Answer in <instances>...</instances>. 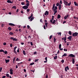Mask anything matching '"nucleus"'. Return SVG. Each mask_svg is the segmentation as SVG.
Instances as JSON below:
<instances>
[{
    "label": "nucleus",
    "instance_id": "f704fd0d",
    "mask_svg": "<svg viewBox=\"0 0 78 78\" xmlns=\"http://www.w3.org/2000/svg\"><path fill=\"white\" fill-rule=\"evenodd\" d=\"M34 64V62H33V63H31L30 64V66H33V65Z\"/></svg>",
    "mask_w": 78,
    "mask_h": 78
},
{
    "label": "nucleus",
    "instance_id": "4c0bfd02",
    "mask_svg": "<svg viewBox=\"0 0 78 78\" xmlns=\"http://www.w3.org/2000/svg\"><path fill=\"white\" fill-rule=\"evenodd\" d=\"M54 11V12L56 13V12H58V11L56 10H53Z\"/></svg>",
    "mask_w": 78,
    "mask_h": 78
},
{
    "label": "nucleus",
    "instance_id": "7c9ffc66",
    "mask_svg": "<svg viewBox=\"0 0 78 78\" xmlns=\"http://www.w3.org/2000/svg\"><path fill=\"white\" fill-rule=\"evenodd\" d=\"M6 76L7 77H9V74H6Z\"/></svg>",
    "mask_w": 78,
    "mask_h": 78
},
{
    "label": "nucleus",
    "instance_id": "09e8293b",
    "mask_svg": "<svg viewBox=\"0 0 78 78\" xmlns=\"http://www.w3.org/2000/svg\"><path fill=\"white\" fill-rule=\"evenodd\" d=\"M59 5V3H57L56 4V6H58Z\"/></svg>",
    "mask_w": 78,
    "mask_h": 78
},
{
    "label": "nucleus",
    "instance_id": "2f4dec72",
    "mask_svg": "<svg viewBox=\"0 0 78 78\" xmlns=\"http://www.w3.org/2000/svg\"><path fill=\"white\" fill-rule=\"evenodd\" d=\"M12 9L14 8V9H16V6H13V7H12Z\"/></svg>",
    "mask_w": 78,
    "mask_h": 78
},
{
    "label": "nucleus",
    "instance_id": "13d9d810",
    "mask_svg": "<svg viewBox=\"0 0 78 78\" xmlns=\"http://www.w3.org/2000/svg\"><path fill=\"white\" fill-rule=\"evenodd\" d=\"M27 12H29V11H30V10L29 9H27Z\"/></svg>",
    "mask_w": 78,
    "mask_h": 78
},
{
    "label": "nucleus",
    "instance_id": "3c124183",
    "mask_svg": "<svg viewBox=\"0 0 78 78\" xmlns=\"http://www.w3.org/2000/svg\"><path fill=\"white\" fill-rule=\"evenodd\" d=\"M10 47H12V44H10Z\"/></svg>",
    "mask_w": 78,
    "mask_h": 78
},
{
    "label": "nucleus",
    "instance_id": "4468645a",
    "mask_svg": "<svg viewBox=\"0 0 78 78\" xmlns=\"http://www.w3.org/2000/svg\"><path fill=\"white\" fill-rule=\"evenodd\" d=\"M5 60L6 63H8V62H9L10 61L9 59L6 60L5 59Z\"/></svg>",
    "mask_w": 78,
    "mask_h": 78
},
{
    "label": "nucleus",
    "instance_id": "dca6fc26",
    "mask_svg": "<svg viewBox=\"0 0 78 78\" xmlns=\"http://www.w3.org/2000/svg\"><path fill=\"white\" fill-rule=\"evenodd\" d=\"M72 63L73 64H75V60H74V58H72Z\"/></svg>",
    "mask_w": 78,
    "mask_h": 78
},
{
    "label": "nucleus",
    "instance_id": "8fccbe9b",
    "mask_svg": "<svg viewBox=\"0 0 78 78\" xmlns=\"http://www.w3.org/2000/svg\"><path fill=\"white\" fill-rule=\"evenodd\" d=\"M15 60H16V57L14 58L13 60V61H15Z\"/></svg>",
    "mask_w": 78,
    "mask_h": 78
},
{
    "label": "nucleus",
    "instance_id": "338daca9",
    "mask_svg": "<svg viewBox=\"0 0 78 78\" xmlns=\"http://www.w3.org/2000/svg\"><path fill=\"white\" fill-rule=\"evenodd\" d=\"M2 78H6V76H3L2 77Z\"/></svg>",
    "mask_w": 78,
    "mask_h": 78
},
{
    "label": "nucleus",
    "instance_id": "de8ad7c7",
    "mask_svg": "<svg viewBox=\"0 0 78 78\" xmlns=\"http://www.w3.org/2000/svg\"><path fill=\"white\" fill-rule=\"evenodd\" d=\"M39 61V59H36L34 62H37V61Z\"/></svg>",
    "mask_w": 78,
    "mask_h": 78
},
{
    "label": "nucleus",
    "instance_id": "c85d7f7f",
    "mask_svg": "<svg viewBox=\"0 0 78 78\" xmlns=\"http://www.w3.org/2000/svg\"><path fill=\"white\" fill-rule=\"evenodd\" d=\"M54 19V18H52V19L51 20H50V22L51 23L52 22V21H53V20Z\"/></svg>",
    "mask_w": 78,
    "mask_h": 78
},
{
    "label": "nucleus",
    "instance_id": "4be33fe9",
    "mask_svg": "<svg viewBox=\"0 0 78 78\" xmlns=\"http://www.w3.org/2000/svg\"><path fill=\"white\" fill-rule=\"evenodd\" d=\"M23 53L24 55H26V53H25V50H23Z\"/></svg>",
    "mask_w": 78,
    "mask_h": 78
},
{
    "label": "nucleus",
    "instance_id": "603ef678",
    "mask_svg": "<svg viewBox=\"0 0 78 78\" xmlns=\"http://www.w3.org/2000/svg\"><path fill=\"white\" fill-rule=\"evenodd\" d=\"M61 62L62 63H64V60H62L61 61Z\"/></svg>",
    "mask_w": 78,
    "mask_h": 78
},
{
    "label": "nucleus",
    "instance_id": "5fc2aeb1",
    "mask_svg": "<svg viewBox=\"0 0 78 78\" xmlns=\"http://www.w3.org/2000/svg\"><path fill=\"white\" fill-rule=\"evenodd\" d=\"M3 44L4 45H6V42H4L3 43Z\"/></svg>",
    "mask_w": 78,
    "mask_h": 78
},
{
    "label": "nucleus",
    "instance_id": "864d4df0",
    "mask_svg": "<svg viewBox=\"0 0 78 78\" xmlns=\"http://www.w3.org/2000/svg\"><path fill=\"white\" fill-rule=\"evenodd\" d=\"M64 51H67V49H64Z\"/></svg>",
    "mask_w": 78,
    "mask_h": 78
},
{
    "label": "nucleus",
    "instance_id": "f3484780",
    "mask_svg": "<svg viewBox=\"0 0 78 78\" xmlns=\"http://www.w3.org/2000/svg\"><path fill=\"white\" fill-rule=\"evenodd\" d=\"M61 18V15L59 14L58 15L57 19H60Z\"/></svg>",
    "mask_w": 78,
    "mask_h": 78
},
{
    "label": "nucleus",
    "instance_id": "412c9836",
    "mask_svg": "<svg viewBox=\"0 0 78 78\" xmlns=\"http://www.w3.org/2000/svg\"><path fill=\"white\" fill-rule=\"evenodd\" d=\"M9 34H10V35H14V33L10 32L9 33Z\"/></svg>",
    "mask_w": 78,
    "mask_h": 78
},
{
    "label": "nucleus",
    "instance_id": "7ed1b4c3",
    "mask_svg": "<svg viewBox=\"0 0 78 78\" xmlns=\"http://www.w3.org/2000/svg\"><path fill=\"white\" fill-rule=\"evenodd\" d=\"M10 39H12L13 41H17V39H16V38H14L13 37H10Z\"/></svg>",
    "mask_w": 78,
    "mask_h": 78
},
{
    "label": "nucleus",
    "instance_id": "bb28decb",
    "mask_svg": "<svg viewBox=\"0 0 78 78\" xmlns=\"http://www.w3.org/2000/svg\"><path fill=\"white\" fill-rule=\"evenodd\" d=\"M67 56V54L65 53L62 56V57H63L64 56Z\"/></svg>",
    "mask_w": 78,
    "mask_h": 78
},
{
    "label": "nucleus",
    "instance_id": "393cba45",
    "mask_svg": "<svg viewBox=\"0 0 78 78\" xmlns=\"http://www.w3.org/2000/svg\"><path fill=\"white\" fill-rule=\"evenodd\" d=\"M69 35H72V32L70 31H69Z\"/></svg>",
    "mask_w": 78,
    "mask_h": 78
},
{
    "label": "nucleus",
    "instance_id": "4d7b16f0",
    "mask_svg": "<svg viewBox=\"0 0 78 78\" xmlns=\"http://www.w3.org/2000/svg\"><path fill=\"white\" fill-rule=\"evenodd\" d=\"M26 3H30V2H29V1H28V0H26Z\"/></svg>",
    "mask_w": 78,
    "mask_h": 78
},
{
    "label": "nucleus",
    "instance_id": "0e129e2a",
    "mask_svg": "<svg viewBox=\"0 0 78 78\" xmlns=\"http://www.w3.org/2000/svg\"><path fill=\"white\" fill-rule=\"evenodd\" d=\"M45 60H46V61H47V57H46L45 58Z\"/></svg>",
    "mask_w": 78,
    "mask_h": 78
},
{
    "label": "nucleus",
    "instance_id": "ddd939ff",
    "mask_svg": "<svg viewBox=\"0 0 78 78\" xmlns=\"http://www.w3.org/2000/svg\"><path fill=\"white\" fill-rule=\"evenodd\" d=\"M62 40H63V41H66V37H63L62 38Z\"/></svg>",
    "mask_w": 78,
    "mask_h": 78
},
{
    "label": "nucleus",
    "instance_id": "774afa93",
    "mask_svg": "<svg viewBox=\"0 0 78 78\" xmlns=\"http://www.w3.org/2000/svg\"><path fill=\"white\" fill-rule=\"evenodd\" d=\"M45 78H48V75L47 74Z\"/></svg>",
    "mask_w": 78,
    "mask_h": 78
},
{
    "label": "nucleus",
    "instance_id": "a18cd8bd",
    "mask_svg": "<svg viewBox=\"0 0 78 78\" xmlns=\"http://www.w3.org/2000/svg\"><path fill=\"white\" fill-rule=\"evenodd\" d=\"M52 38V35H51L49 37V39H51Z\"/></svg>",
    "mask_w": 78,
    "mask_h": 78
},
{
    "label": "nucleus",
    "instance_id": "052dcab7",
    "mask_svg": "<svg viewBox=\"0 0 78 78\" xmlns=\"http://www.w3.org/2000/svg\"><path fill=\"white\" fill-rule=\"evenodd\" d=\"M27 28L28 29L29 28H30V26H29V25H27Z\"/></svg>",
    "mask_w": 78,
    "mask_h": 78
},
{
    "label": "nucleus",
    "instance_id": "39448f33",
    "mask_svg": "<svg viewBox=\"0 0 78 78\" xmlns=\"http://www.w3.org/2000/svg\"><path fill=\"white\" fill-rule=\"evenodd\" d=\"M10 74L11 75H12L13 74V70H12V69L11 68L10 69Z\"/></svg>",
    "mask_w": 78,
    "mask_h": 78
},
{
    "label": "nucleus",
    "instance_id": "9d476101",
    "mask_svg": "<svg viewBox=\"0 0 78 78\" xmlns=\"http://www.w3.org/2000/svg\"><path fill=\"white\" fill-rule=\"evenodd\" d=\"M9 25H10V26H13L14 27L15 26V24L12 23H9Z\"/></svg>",
    "mask_w": 78,
    "mask_h": 78
},
{
    "label": "nucleus",
    "instance_id": "58836bf2",
    "mask_svg": "<svg viewBox=\"0 0 78 78\" xmlns=\"http://www.w3.org/2000/svg\"><path fill=\"white\" fill-rule=\"evenodd\" d=\"M17 48V46H15L14 48V50H16V48Z\"/></svg>",
    "mask_w": 78,
    "mask_h": 78
},
{
    "label": "nucleus",
    "instance_id": "49530a36",
    "mask_svg": "<svg viewBox=\"0 0 78 78\" xmlns=\"http://www.w3.org/2000/svg\"><path fill=\"white\" fill-rule=\"evenodd\" d=\"M5 54H7L8 53V52L6 51H4V52Z\"/></svg>",
    "mask_w": 78,
    "mask_h": 78
},
{
    "label": "nucleus",
    "instance_id": "680f3d73",
    "mask_svg": "<svg viewBox=\"0 0 78 78\" xmlns=\"http://www.w3.org/2000/svg\"><path fill=\"white\" fill-rule=\"evenodd\" d=\"M40 22L42 23L43 22V21H42V20L41 19L40 20Z\"/></svg>",
    "mask_w": 78,
    "mask_h": 78
},
{
    "label": "nucleus",
    "instance_id": "e433bc0d",
    "mask_svg": "<svg viewBox=\"0 0 78 78\" xmlns=\"http://www.w3.org/2000/svg\"><path fill=\"white\" fill-rule=\"evenodd\" d=\"M2 67H0V72H2Z\"/></svg>",
    "mask_w": 78,
    "mask_h": 78
},
{
    "label": "nucleus",
    "instance_id": "ea45409f",
    "mask_svg": "<svg viewBox=\"0 0 78 78\" xmlns=\"http://www.w3.org/2000/svg\"><path fill=\"white\" fill-rule=\"evenodd\" d=\"M71 10L72 11H73V8L71 7Z\"/></svg>",
    "mask_w": 78,
    "mask_h": 78
},
{
    "label": "nucleus",
    "instance_id": "423d86ee",
    "mask_svg": "<svg viewBox=\"0 0 78 78\" xmlns=\"http://www.w3.org/2000/svg\"><path fill=\"white\" fill-rule=\"evenodd\" d=\"M22 8H23L24 9H28V6H27L26 5H24L22 7Z\"/></svg>",
    "mask_w": 78,
    "mask_h": 78
},
{
    "label": "nucleus",
    "instance_id": "a19ab883",
    "mask_svg": "<svg viewBox=\"0 0 78 78\" xmlns=\"http://www.w3.org/2000/svg\"><path fill=\"white\" fill-rule=\"evenodd\" d=\"M59 48H61V44H60L59 46Z\"/></svg>",
    "mask_w": 78,
    "mask_h": 78
},
{
    "label": "nucleus",
    "instance_id": "bf43d9fd",
    "mask_svg": "<svg viewBox=\"0 0 78 78\" xmlns=\"http://www.w3.org/2000/svg\"><path fill=\"white\" fill-rule=\"evenodd\" d=\"M30 45H32V46H33V42H30Z\"/></svg>",
    "mask_w": 78,
    "mask_h": 78
},
{
    "label": "nucleus",
    "instance_id": "cd10ccee",
    "mask_svg": "<svg viewBox=\"0 0 78 78\" xmlns=\"http://www.w3.org/2000/svg\"><path fill=\"white\" fill-rule=\"evenodd\" d=\"M0 52H3V53H4L5 52V51L3 49L0 50Z\"/></svg>",
    "mask_w": 78,
    "mask_h": 78
},
{
    "label": "nucleus",
    "instance_id": "473e14b6",
    "mask_svg": "<svg viewBox=\"0 0 78 78\" xmlns=\"http://www.w3.org/2000/svg\"><path fill=\"white\" fill-rule=\"evenodd\" d=\"M29 3H27V4H26V6H28H28H29Z\"/></svg>",
    "mask_w": 78,
    "mask_h": 78
},
{
    "label": "nucleus",
    "instance_id": "37998d69",
    "mask_svg": "<svg viewBox=\"0 0 78 78\" xmlns=\"http://www.w3.org/2000/svg\"><path fill=\"white\" fill-rule=\"evenodd\" d=\"M16 61H19V59L18 58H17L16 60Z\"/></svg>",
    "mask_w": 78,
    "mask_h": 78
},
{
    "label": "nucleus",
    "instance_id": "5701e85b",
    "mask_svg": "<svg viewBox=\"0 0 78 78\" xmlns=\"http://www.w3.org/2000/svg\"><path fill=\"white\" fill-rule=\"evenodd\" d=\"M33 19H34V17H33L32 18H31L30 19V22H31V21H32L33 20Z\"/></svg>",
    "mask_w": 78,
    "mask_h": 78
},
{
    "label": "nucleus",
    "instance_id": "f257e3e1",
    "mask_svg": "<svg viewBox=\"0 0 78 78\" xmlns=\"http://www.w3.org/2000/svg\"><path fill=\"white\" fill-rule=\"evenodd\" d=\"M55 4H53L52 8V10H56V9H58V7L56 6H55Z\"/></svg>",
    "mask_w": 78,
    "mask_h": 78
},
{
    "label": "nucleus",
    "instance_id": "6e6552de",
    "mask_svg": "<svg viewBox=\"0 0 78 78\" xmlns=\"http://www.w3.org/2000/svg\"><path fill=\"white\" fill-rule=\"evenodd\" d=\"M49 14V12H48V11H45V12L44 13V15L45 16H46V15L47 16H48Z\"/></svg>",
    "mask_w": 78,
    "mask_h": 78
},
{
    "label": "nucleus",
    "instance_id": "f03ea898",
    "mask_svg": "<svg viewBox=\"0 0 78 78\" xmlns=\"http://www.w3.org/2000/svg\"><path fill=\"white\" fill-rule=\"evenodd\" d=\"M78 35V33L76 32L72 34V36L73 37H76Z\"/></svg>",
    "mask_w": 78,
    "mask_h": 78
},
{
    "label": "nucleus",
    "instance_id": "1a4fd4ad",
    "mask_svg": "<svg viewBox=\"0 0 78 78\" xmlns=\"http://www.w3.org/2000/svg\"><path fill=\"white\" fill-rule=\"evenodd\" d=\"M72 36H69V37H68L67 39H69V41H71V39H72Z\"/></svg>",
    "mask_w": 78,
    "mask_h": 78
},
{
    "label": "nucleus",
    "instance_id": "c756f323",
    "mask_svg": "<svg viewBox=\"0 0 78 78\" xmlns=\"http://www.w3.org/2000/svg\"><path fill=\"white\" fill-rule=\"evenodd\" d=\"M57 34H58V35H60V36H61V34H62V33H61V32H59V33L58 32V33H57Z\"/></svg>",
    "mask_w": 78,
    "mask_h": 78
},
{
    "label": "nucleus",
    "instance_id": "72a5a7b5",
    "mask_svg": "<svg viewBox=\"0 0 78 78\" xmlns=\"http://www.w3.org/2000/svg\"><path fill=\"white\" fill-rule=\"evenodd\" d=\"M71 3H72V2H70L69 3H68V6H70V5H71Z\"/></svg>",
    "mask_w": 78,
    "mask_h": 78
},
{
    "label": "nucleus",
    "instance_id": "20e7f679",
    "mask_svg": "<svg viewBox=\"0 0 78 78\" xmlns=\"http://www.w3.org/2000/svg\"><path fill=\"white\" fill-rule=\"evenodd\" d=\"M69 58H71H71H75V55H74L72 54L69 55Z\"/></svg>",
    "mask_w": 78,
    "mask_h": 78
},
{
    "label": "nucleus",
    "instance_id": "c03bdc74",
    "mask_svg": "<svg viewBox=\"0 0 78 78\" xmlns=\"http://www.w3.org/2000/svg\"><path fill=\"white\" fill-rule=\"evenodd\" d=\"M65 70L66 71V72H67V67H66L65 68Z\"/></svg>",
    "mask_w": 78,
    "mask_h": 78
},
{
    "label": "nucleus",
    "instance_id": "a878e982",
    "mask_svg": "<svg viewBox=\"0 0 78 78\" xmlns=\"http://www.w3.org/2000/svg\"><path fill=\"white\" fill-rule=\"evenodd\" d=\"M8 30H9V31H11V30H12V29H11V27H9L8 28Z\"/></svg>",
    "mask_w": 78,
    "mask_h": 78
},
{
    "label": "nucleus",
    "instance_id": "6e6d98bb",
    "mask_svg": "<svg viewBox=\"0 0 78 78\" xmlns=\"http://www.w3.org/2000/svg\"><path fill=\"white\" fill-rule=\"evenodd\" d=\"M37 54V52L35 51L34 53V55H36Z\"/></svg>",
    "mask_w": 78,
    "mask_h": 78
},
{
    "label": "nucleus",
    "instance_id": "9b49d317",
    "mask_svg": "<svg viewBox=\"0 0 78 78\" xmlns=\"http://www.w3.org/2000/svg\"><path fill=\"white\" fill-rule=\"evenodd\" d=\"M58 9H59V10H61V4H59V5H58Z\"/></svg>",
    "mask_w": 78,
    "mask_h": 78
},
{
    "label": "nucleus",
    "instance_id": "aec40b11",
    "mask_svg": "<svg viewBox=\"0 0 78 78\" xmlns=\"http://www.w3.org/2000/svg\"><path fill=\"white\" fill-rule=\"evenodd\" d=\"M57 58H58V56H57V55L55 56L54 58V59H55V60Z\"/></svg>",
    "mask_w": 78,
    "mask_h": 78
},
{
    "label": "nucleus",
    "instance_id": "79ce46f5",
    "mask_svg": "<svg viewBox=\"0 0 78 78\" xmlns=\"http://www.w3.org/2000/svg\"><path fill=\"white\" fill-rule=\"evenodd\" d=\"M21 5H25V3H24V2H21Z\"/></svg>",
    "mask_w": 78,
    "mask_h": 78
},
{
    "label": "nucleus",
    "instance_id": "2eb2a0df",
    "mask_svg": "<svg viewBox=\"0 0 78 78\" xmlns=\"http://www.w3.org/2000/svg\"><path fill=\"white\" fill-rule=\"evenodd\" d=\"M7 3H12V2L10 0H8L7 1Z\"/></svg>",
    "mask_w": 78,
    "mask_h": 78
},
{
    "label": "nucleus",
    "instance_id": "69168bd1",
    "mask_svg": "<svg viewBox=\"0 0 78 78\" xmlns=\"http://www.w3.org/2000/svg\"><path fill=\"white\" fill-rule=\"evenodd\" d=\"M45 25H48V23H45Z\"/></svg>",
    "mask_w": 78,
    "mask_h": 78
},
{
    "label": "nucleus",
    "instance_id": "6ab92c4d",
    "mask_svg": "<svg viewBox=\"0 0 78 78\" xmlns=\"http://www.w3.org/2000/svg\"><path fill=\"white\" fill-rule=\"evenodd\" d=\"M32 17H33V13L31 14V16L29 17V19H30L31 18H32Z\"/></svg>",
    "mask_w": 78,
    "mask_h": 78
},
{
    "label": "nucleus",
    "instance_id": "c9c22d12",
    "mask_svg": "<svg viewBox=\"0 0 78 78\" xmlns=\"http://www.w3.org/2000/svg\"><path fill=\"white\" fill-rule=\"evenodd\" d=\"M56 39L54 37V42H56Z\"/></svg>",
    "mask_w": 78,
    "mask_h": 78
},
{
    "label": "nucleus",
    "instance_id": "0eeeda50",
    "mask_svg": "<svg viewBox=\"0 0 78 78\" xmlns=\"http://www.w3.org/2000/svg\"><path fill=\"white\" fill-rule=\"evenodd\" d=\"M64 4H65V6H68V2H67V1H64Z\"/></svg>",
    "mask_w": 78,
    "mask_h": 78
},
{
    "label": "nucleus",
    "instance_id": "f8f14e48",
    "mask_svg": "<svg viewBox=\"0 0 78 78\" xmlns=\"http://www.w3.org/2000/svg\"><path fill=\"white\" fill-rule=\"evenodd\" d=\"M69 15L68 14L66 15V16H65L64 19H67V17H69Z\"/></svg>",
    "mask_w": 78,
    "mask_h": 78
},
{
    "label": "nucleus",
    "instance_id": "a211bd4d",
    "mask_svg": "<svg viewBox=\"0 0 78 78\" xmlns=\"http://www.w3.org/2000/svg\"><path fill=\"white\" fill-rule=\"evenodd\" d=\"M74 3L75 6H78V4L76 2H74Z\"/></svg>",
    "mask_w": 78,
    "mask_h": 78
},
{
    "label": "nucleus",
    "instance_id": "e2e57ef3",
    "mask_svg": "<svg viewBox=\"0 0 78 78\" xmlns=\"http://www.w3.org/2000/svg\"><path fill=\"white\" fill-rule=\"evenodd\" d=\"M14 52L15 53H16V54L17 53V51H16V50L14 51Z\"/></svg>",
    "mask_w": 78,
    "mask_h": 78
},
{
    "label": "nucleus",
    "instance_id": "b1692460",
    "mask_svg": "<svg viewBox=\"0 0 78 78\" xmlns=\"http://www.w3.org/2000/svg\"><path fill=\"white\" fill-rule=\"evenodd\" d=\"M55 22H56V20H53V22L52 21L51 23H52V24H55Z\"/></svg>",
    "mask_w": 78,
    "mask_h": 78
}]
</instances>
